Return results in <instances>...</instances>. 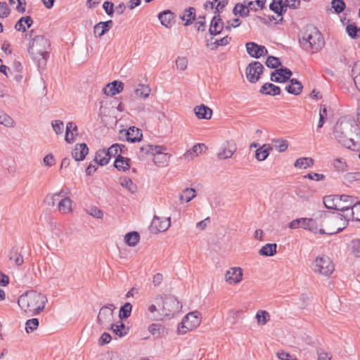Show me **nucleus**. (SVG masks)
I'll return each instance as SVG.
<instances>
[{"label": "nucleus", "mask_w": 360, "mask_h": 360, "mask_svg": "<svg viewBox=\"0 0 360 360\" xmlns=\"http://www.w3.org/2000/svg\"><path fill=\"white\" fill-rule=\"evenodd\" d=\"M154 302L155 304H162V307L158 309L155 304L150 303L148 305V311L153 319L157 321L174 316L180 311L182 307L177 298L172 295H157L154 298Z\"/></svg>", "instance_id": "1"}, {"label": "nucleus", "mask_w": 360, "mask_h": 360, "mask_svg": "<svg viewBox=\"0 0 360 360\" xmlns=\"http://www.w3.org/2000/svg\"><path fill=\"white\" fill-rule=\"evenodd\" d=\"M358 126L354 120L341 119L339 120L333 128L334 138L342 146L354 150L356 147L355 135L357 134Z\"/></svg>", "instance_id": "2"}, {"label": "nucleus", "mask_w": 360, "mask_h": 360, "mask_svg": "<svg viewBox=\"0 0 360 360\" xmlns=\"http://www.w3.org/2000/svg\"><path fill=\"white\" fill-rule=\"evenodd\" d=\"M47 302L46 295L35 290L27 291L18 300V304L21 310L30 316L40 314L44 309Z\"/></svg>", "instance_id": "3"}, {"label": "nucleus", "mask_w": 360, "mask_h": 360, "mask_svg": "<svg viewBox=\"0 0 360 360\" xmlns=\"http://www.w3.org/2000/svg\"><path fill=\"white\" fill-rule=\"evenodd\" d=\"M319 219L322 225L321 234H335L342 231L348 224L347 218L345 216L326 211L319 212Z\"/></svg>", "instance_id": "4"}, {"label": "nucleus", "mask_w": 360, "mask_h": 360, "mask_svg": "<svg viewBox=\"0 0 360 360\" xmlns=\"http://www.w3.org/2000/svg\"><path fill=\"white\" fill-rule=\"evenodd\" d=\"M299 42L304 50L312 53L320 51L325 44L321 33L313 25L307 26Z\"/></svg>", "instance_id": "5"}, {"label": "nucleus", "mask_w": 360, "mask_h": 360, "mask_svg": "<svg viewBox=\"0 0 360 360\" xmlns=\"http://www.w3.org/2000/svg\"><path fill=\"white\" fill-rule=\"evenodd\" d=\"M50 46L49 41L43 35L35 36L30 42L28 52L39 66L46 65Z\"/></svg>", "instance_id": "6"}, {"label": "nucleus", "mask_w": 360, "mask_h": 360, "mask_svg": "<svg viewBox=\"0 0 360 360\" xmlns=\"http://www.w3.org/2000/svg\"><path fill=\"white\" fill-rule=\"evenodd\" d=\"M312 270L316 274L328 276L333 272L334 265L328 257H317L313 262Z\"/></svg>", "instance_id": "7"}, {"label": "nucleus", "mask_w": 360, "mask_h": 360, "mask_svg": "<svg viewBox=\"0 0 360 360\" xmlns=\"http://www.w3.org/2000/svg\"><path fill=\"white\" fill-rule=\"evenodd\" d=\"M201 322L200 314L195 311L188 313L181 322V327L179 328L178 332L184 334L187 330H192L200 326Z\"/></svg>", "instance_id": "8"}, {"label": "nucleus", "mask_w": 360, "mask_h": 360, "mask_svg": "<svg viewBox=\"0 0 360 360\" xmlns=\"http://www.w3.org/2000/svg\"><path fill=\"white\" fill-rule=\"evenodd\" d=\"M114 309L113 304L103 306L101 308L97 316V323L102 328H108L112 323Z\"/></svg>", "instance_id": "9"}, {"label": "nucleus", "mask_w": 360, "mask_h": 360, "mask_svg": "<svg viewBox=\"0 0 360 360\" xmlns=\"http://www.w3.org/2000/svg\"><path fill=\"white\" fill-rule=\"evenodd\" d=\"M264 67L261 63L254 61L250 63L246 68V77L249 82L255 83L260 78Z\"/></svg>", "instance_id": "10"}, {"label": "nucleus", "mask_w": 360, "mask_h": 360, "mask_svg": "<svg viewBox=\"0 0 360 360\" xmlns=\"http://www.w3.org/2000/svg\"><path fill=\"white\" fill-rule=\"evenodd\" d=\"M243 269L240 267H231L225 275L224 280L229 285L239 283L243 279Z\"/></svg>", "instance_id": "11"}, {"label": "nucleus", "mask_w": 360, "mask_h": 360, "mask_svg": "<svg viewBox=\"0 0 360 360\" xmlns=\"http://www.w3.org/2000/svg\"><path fill=\"white\" fill-rule=\"evenodd\" d=\"M237 150V146L233 140H229L224 143L221 147L217 157L220 160H226L232 157Z\"/></svg>", "instance_id": "12"}, {"label": "nucleus", "mask_w": 360, "mask_h": 360, "mask_svg": "<svg viewBox=\"0 0 360 360\" xmlns=\"http://www.w3.org/2000/svg\"><path fill=\"white\" fill-rule=\"evenodd\" d=\"M339 202L338 210L345 212L351 210L353 211V208L357 202V198L354 195H339Z\"/></svg>", "instance_id": "13"}, {"label": "nucleus", "mask_w": 360, "mask_h": 360, "mask_svg": "<svg viewBox=\"0 0 360 360\" xmlns=\"http://www.w3.org/2000/svg\"><path fill=\"white\" fill-rule=\"evenodd\" d=\"M170 220V217L162 219L158 216H154L150 226L151 231L155 233L167 231L171 225Z\"/></svg>", "instance_id": "14"}, {"label": "nucleus", "mask_w": 360, "mask_h": 360, "mask_svg": "<svg viewBox=\"0 0 360 360\" xmlns=\"http://www.w3.org/2000/svg\"><path fill=\"white\" fill-rule=\"evenodd\" d=\"M245 47L248 53L255 58H259L261 56L268 54V51L264 46L259 45L255 42H247Z\"/></svg>", "instance_id": "15"}, {"label": "nucleus", "mask_w": 360, "mask_h": 360, "mask_svg": "<svg viewBox=\"0 0 360 360\" xmlns=\"http://www.w3.org/2000/svg\"><path fill=\"white\" fill-rule=\"evenodd\" d=\"M292 72L287 68H281L274 71L271 75V80L275 82H285L290 79Z\"/></svg>", "instance_id": "16"}, {"label": "nucleus", "mask_w": 360, "mask_h": 360, "mask_svg": "<svg viewBox=\"0 0 360 360\" xmlns=\"http://www.w3.org/2000/svg\"><path fill=\"white\" fill-rule=\"evenodd\" d=\"M113 22L109 20L105 22H100L94 27V34L96 37H101L104 35L112 27Z\"/></svg>", "instance_id": "17"}, {"label": "nucleus", "mask_w": 360, "mask_h": 360, "mask_svg": "<svg viewBox=\"0 0 360 360\" xmlns=\"http://www.w3.org/2000/svg\"><path fill=\"white\" fill-rule=\"evenodd\" d=\"M88 152L89 148L85 143H79L75 146L72 155L76 161H82L85 158Z\"/></svg>", "instance_id": "18"}, {"label": "nucleus", "mask_w": 360, "mask_h": 360, "mask_svg": "<svg viewBox=\"0 0 360 360\" xmlns=\"http://www.w3.org/2000/svg\"><path fill=\"white\" fill-rule=\"evenodd\" d=\"M158 19L163 26L170 28L174 23V13L169 10L164 11L159 13Z\"/></svg>", "instance_id": "19"}, {"label": "nucleus", "mask_w": 360, "mask_h": 360, "mask_svg": "<svg viewBox=\"0 0 360 360\" xmlns=\"http://www.w3.org/2000/svg\"><path fill=\"white\" fill-rule=\"evenodd\" d=\"M124 89V84L119 81H114L108 84L103 89V93L108 96H114L120 93Z\"/></svg>", "instance_id": "20"}, {"label": "nucleus", "mask_w": 360, "mask_h": 360, "mask_svg": "<svg viewBox=\"0 0 360 360\" xmlns=\"http://www.w3.org/2000/svg\"><path fill=\"white\" fill-rule=\"evenodd\" d=\"M148 330L156 338L165 337L168 333L166 328L160 323H152L149 325Z\"/></svg>", "instance_id": "21"}, {"label": "nucleus", "mask_w": 360, "mask_h": 360, "mask_svg": "<svg viewBox=\"0 0 360 360\" xmlns=\"http://www.w3.org/2000/svg\"><path fill=\"white\" fill-rule=\"evenodd\" d=\"M194 112L198 119L210 120L212 115V109L204 104L195 107Z\"/></svg>", "instance_id": "22"}, {"label": "nucleus", "mask_w": 360, "mask_h": 360, "mask_svg": "<svg viewBox=\"0 0 360 360\" xmlns=\"http://www.w3.org/2000/svg\"><path fill=\"white\" fill-rule=\"evenodd\" d=\"M223 28V22L219 15H214L212 19L209 32L212 35H217L222 31Z\"/></svg>", "instance_id": "23"}, {"label": "nucleus", "mask_w": 360, "mask_h": 360, "mask_svg": "<svg viewBox=\"0 0 360 360\" xmlns=\"http://www.w3.org/2000/svg\"><path fill=\"white\" fill-rule=\"evenodd\" d=\"M308 222V230L314 233L321 234L322 225L319 219V212L316 214L314 218H309Z\"/></svg>", "instance_id": "24"}, {"label": "nucleus", "mask_w": 360, "mask_h": 360, "mask_svg": "<svg viewBox=\"0 0 360 360\" xmlns=\"http://www.w3.org/2000/svg\"><path fill=\"white\" fill-rule=\"evenodd\" d=\"M272 150V147L269 144H263L259 146L255 151V158L257 160L261 162L265 160L270 152Z\"/></svg>", "instance_id": "25"}, {"label": "nucleus", "mask_w": 360, "mask_h": 360, "mask_svg": "<svg viewBox=\"0 0 360 360\" xmlns=\"http://www.w3.org/2000/svg\"><path fill=\"white\" fill-rule=\"evenodd\" d=\"M161 150H166V148L162 146H153L150 144H146L140 148L141 157L147 154L154 155L155 153H160Z\"/></svg>", "instance_id": "26"}, {"label": "nucleus", "mask_w": 360, "mask_h": 360, "mask_svg": "<svg viewBox=\"0 0 360 360\" xmlns=\"http://www.w3.org/2000/svg\"><path fill=\"white\" fill-rule=\"evenodd\" d=\"M142 137L141 130L135 127H130L126 132L127 140L131 143L140 141Z\"/></svg>", "instance_id": "27"}, {"label": "nucleus", "mask_w": 360, "mask_h": 360, "mask_svg": "<svg viewBox=\"0 0 360 360\" xmlns=\"http://www.w3.org/2000/svg\"><path fill=\"white\" fill-rule=\"evenodd\" d=\"M338 203H340L339 195H330L323 198V204L328 209L338 210Z\"/></svg>", "instance_id": "28"}, {"label": "nucleus", "mask_w": 360, "mask_h": 360, "mask_svg": "<svg viewBox=\"0 0 360 360\" xmlns=\"http://www.w3.org/2000/svg\"><path fill=\"white\" fill-rule=\"evenodd\" d=\"M260 92L266 95L276 96L280 94L281 89L272 83H266L262 86Z\"/></svg>", "instance_id": "29"}, {"label": "nucleus", "mask_w": 360, "mask_h": 360, "mask_svg": "<svg viewBox=\"0 0 360 360\" xmlns=\"http://www.w3.org/2000/svg\"><path fill=\"white\" fill-rule=\"evenodd\" d=\"M302 84L296 79H290V84L285 87L288 93L293 95H299L302 91Z\"/></svg>", "instance_id": "30"}, {"label": "nucleus", "mask_w": 360, "mask_h": 360, "mask_svg": "<svg viewBox=\"0 0 360 360\" xmlns=\"http://www.w3.org/2000/svg\"><path fill=\"white\" fill-rule=\"evenodd\" d=\"M120 184L126 188L131 193H135L137 191V186L132 181V180L127 177L123 176L120 178Z\"/></svg>", "instance_id": "31"}, {"label": "nucleus", "mask_w": 360, "mask_h": 360, "mask_svg": "<svg viewBox=\"0 0 360 360\" xmlns=\"http://www.w3.org/2000/svg\"><path fill=\"white\" fill-rule=\"evenodd\" d=\"M250 10L248 6L246 4V1H244L243 3L236 4L233 9V13L235 15H240L242 18L246 17L249 15Z\"/></svg>", "instance_id": "32"}, {"label": "nucleus", "mask_w": 360, "mask_h": 360, "mask_svg": "<svg viewBox=\"0 0 360 360\" xmlns=\"http://www.w3.org/2000/svg\"><path fill=\"white\" fill-rule=\"evenodd\" d=\"M129 159L122 157L121 155H118L114 162V166L120 171L128 170L130 167L129 164Z\"/></svg>", "instance_id": "33"}, {"label": "nucleus", "mask_w": 360, "mask_h": 360, "mask_svg": "<svg viewBox=\"0 0 360 360\" xmlns=\"http://www.w3.org/2000/svg\"><path fill=\"white\" fill-rule=\"evenodd\" d=\"M110 326L113 333L120 338L124 337L129 332V328H127L122 321H120L119 324L112 323Z\"/></svg>", "instance_id": "34"}, {"label": "nucleus", "mask_w": 360, "mask_h": 360, "mask_svg": "<svg viewBox=\"0 0 360 360\" xmlns=\"http://www.w3.org/2000/svg\"><path fill=\"white\" fill-rule=\"evenodd\" d=\"M153 162L158 167H164L167 165L169 155L165 153V150H161L160 153L154 154Z\"/></svg>", "instance_id": "35"}, {"label": "nucleus", "mask_w": 360, "mask_h": 360, "mask_svg": "<svg viewBox=\"0 0 360 360\" xmlns=\"http://www.w3.org/2000/svg\"><path fill=\"white\" fill-rule=\"evenodd\" d=\"M72 204L70 198H64L58 202V210L63 214L70 213L72 210Z\"/></svg>", "instance_id": "36"}, {"label": "nucleus", "mask_w": 360, "mask_h": 360, "mask_svg": "<svg viewBox=\"0 0 360 360\" xmlns=\"http://www.w3.org/2000/svg\"><path fill=\"white\" fill-rule=\"evenodd\" d=\"M277 245L276 243H268L264 245L259 251L260 255L271 257L276 253Z\"/></svg>", "instance_id": "37"}, {"label": "nucleus", "mask_w": 360, "mask_h": 360, "mask_svg": "<svg viewBox=\"0 0 360 360\" xmlns=\"http://www.w3.org/2000/svg\"><path fill=\"white\" fill-rule=\"evenodd\" d=\"M255 319L258 325L264 326L270 321L271 316L266 310H258L256 313Z\"/></svg>", "instance_id": "38"}, {"label": "nucleus", "mask_w": 360, "mask_h": 360, "mask_svg": "<svg viewBox=\"0 0 360 360\" xmlns=\"http://www.w3.org/2000/svg\"><path fill=\"white\" fill-rule=\"evenodd\" d=\"M314 160L311 158H300L296 160L294 166L296 168L307 169L314 165Z\"/></svg>", "instance_id": "39"}, {"label": "nucleus", "mask_w": 360, "mask_h": 360, "mask_svg": "<svg viewBox=\"0 0 360 360\" xmlns=\"http://www.w3.org/2000/svg\"><path fill=\"white\" fill-rule=\"evenodd\" d=\"M94 160L97 164L101 166L106 165L110 161V158L105 150H98L96 153Z\"/></svg>", "instance_id": "40"}, {"label": "nucleus", "mask_w": 360, "mask_h": 360, "mask_svg": "<svg viewBox=\"0 0 360 360\" xmlns=\"http://www.w3.org/2000/svg\"><path fill=\"white\" fill-rule=\"evenodd\" d=\"M195 17V9L193 7H190L188 9H186L184 14L180 17L182 20L185 21L184 25H189L192 20Z\"/></svg>", "instance_id": "41"}, {"label": "nucleus", "mask_w": 360, "mask_h": 360, "mask_svg": "<svg viewBox=\"0 0 360 360\" xmlns=\"http://www.w3.org/2000/svg\"><path fill=\"white\" fill-rule=\"evenodd\" d=\"M352 75L354 84L360 92V61H357L354 63L352 70Z\"/></svg>", "instance_id": "42"}, {"label": "nucleus", "mask_w": 360, "mask_h": 360, "mask_svg": "<svg viewBox=\"0 0 360 360\" xmlns=\"http://www.w3.org/2000/svg\"><path fill=\"white\" fill-rule=\"evenodd\" d=\"M140 240L139 234L136 231L129 232L124 236L125 243L131 247H134Z\"/></svg>", "instance_id": "43"}, {"label": "nucleus", "mask_w": 360, "mask_h": 360, "mask_svg": "<svg viewBox=\"0 0 360 360\" xmlns=\"http://www.w3.org/2000/svg\"><path fill=\"white\" fill-rule=\"evenodd\" d=\"M77 127L73 122H68L66 126L65 131V141L68 143H71L74 140V133L73 131H77Z\"/></svg>", "instance_id": "44"}, {"label": "nucleus", "mask_w": 360, "mask_h": 360, "mask_svg": "<svg viewBox=\"0 0 360 360\" xmlns=\"http://www.w3.org/2000/svg\"><path fill=\"white\" fill-rule=\"evenodd\" d=\"M134 92L136 96L142 98H146L150 94V89L148 85L139 84L134 89Z\"/></svg>", "instance_id": "45"}, {"label": "nucleus", "mask_w": 360, "mask_h": 360, "mask_svg": "<svg viewBox=\"0 0 360 360\" xmlns=\"http://www.w3.org/2000/svg\"><path fill=\"white\" fill-rule=\"evenodd\" d=\"M0 124L6 127H13L15 126V122L11 116L4 111L0 110Z\"/></svg>", "instance_id": "46"}, {"label": "nucleus", "mask_w": 360, "mask_h": 360, "mask_svg": "<svg viewBox=\"0 0 360 360\" xmlns=\"http://www.w3.org/2000/svg\"><path fill=\"white\" fill-rule=\"evenodd\" d=\"M345 218H347V220H354V221H360V201L356 202L355 206L353 208V211H352L349 214H347L345 216Z\"/></svg>", "instance_id": "47"}, {"label": "nucleus", "mask_w": 360, "mask_h": 360, "mask_svg": "<svg viewBox=\"0 0 360 360\" xmlns=\"http://www.w3.org/2000/svg\"><path fill=\"white\" fill-rule=\"evenodd\" d=\"M9 259L13 262L15 265L20 266L23 264L24 259L22 255L15 249H12L9 254Z\"/></svg>", "instance_id": "48"}, {"label": "nucleus", "mask_w": 360, "mask_h": 360, "mask_svg": "<svg viewBox=\"0 0 360 360\" xmlns=\"http://www.w3.org/2000/svg\"><path fill=\"white\" fill-rule=\"evenodd\" d=\"M205 148V146L203 143H197L195 146H193V148L188 150L184 156L185 158H188L189 155H191V158L195 157L198 155V154L201 153L202 150Z\"/></svg>", "instance_id": "49"}, {"label": "nucleus", "mask_w": 360, "mask_h": 360, "mask_svg": "<svg viewBox=\"0 0 360 360\" xmlns=\"http://www.w3.org/2000/svg\"><path fill=\"white\" fill-rule=\"evenodd\" d=\"M132 305L129 302L125 303L120 309L119 317L120 319H127L130 316Z\"/></svg>", "instance_id": "50"}, {"label": "nucleus", "mask_w": 360, "mask_h": 360, "mask_svg": "<svg viewBox=\"0 0 360 360\" xmlns=\"http://www.w3.org/2000/svg\"><path fill=\"white\" fill-rule=\"evenodd\" d=\"M274 147L278 152H284L288 149V142L286 140L283 139H273L272 141Z\"/></svg>", "instance_id": "51"}, {"label": "nucleus", "mask_w": 360, "mask_h": 360, "mask_svg": "<svg viewBox=\"0 0 360 360\" xmlns=\"http://www.w3.org/2000/svg\"><path fill=\"white\" fill-rule=\"evenodd\" d=\"M333 167L338 172H345L347 170V165L344 158H338L334 160Z\"/></svg>", "instance_id": "52"}, {"label": "nucleus", "mask_w": 360, "mask_h": 360, "mask_svg": "<svg viewBox=\"0 0 360 360\" xmlns=\"http://www.w3.org/2000/svg\"><path fill=\"white\" fill-rule=\"evenodd\" d=\"M39 320L37 318L28 319L25 323V330L27 333L36 330L39 326Z\"/></svg>", "instance_id": "53"}, {"label": "nucleus", "mask_w": 360, "mask_h": 360, "mask_svg": "<svg viewBox=\"0 0 360 360\" xmlns=\"http://www.w3.org/2000/svg\"><path fill=\"white\" fill-rule=\"evenodd\" d=\"M346 31L348 35L352 39L360 37V28L357 27L355 24L348 25L346 27Z\"/></svg>", "instance_id": "54"}, {"label": "nucleus", "mask_w": 360, "mask_h": 360, "mask_svg": "<svg viewBox=\"0 0 360 360\" xmlns=\"http://www.w3.org/2000/svg\"><path fill=\"white\" fill-rule=\"evenodd\" d=\"M62 191L53 194H48L44 198V202L49 206H54L60 196H63Z\"/></svg>", "instance_id": "55"}, {"label": "nucleus", "mask_w": 360, "mask_h": 360, "mask_svg": "<svg viewBox=\"0 0 360 360\" xmlns=\"http://www.w3.org/2000/svg\"><path fill=\"white\" fill-rule=\"evenodd\" d=\"M231 38L226 36L220 39H216L214 42H211L210 46L212 50L217 49L219 46H226L231 41Z\"/></svg>", "instance_id": "56"}, {"label": "nucleus", "mask_w": 360, "mask_h": 360, "mask_svg": "<svg viewBox=\"0 0 360 360\" xmlns=\"http://www.w3.org/2000/svg\"><path fill=\"white\" fill-rule=\"evenodd\" d=\"M269 8L271 11L277 13L278 15H283L282 0H273V1L269 5Z\"/></svg>", "instance_id": "57"}, {"label": "nucleus", "mask_w": 360, "mask_h": 360, "mask_svg": "<svg viewBox=\"0 0 360 360\" xmlns=\"http://www.w3.org/2000/svg\"><path fill=\"white\" fill-rule=\"evenodd\" d=\"M195 196V190L193 188H186L184 191V193L181 195L180 200L186 202L191 201Z\"/></svg>", "instance_id": "58"}, {"label": "nucleus", "mask_w": 360, "mask_h": 360, "mask_svg": "<svg viewBox=\"0 0 360 360\" xmlns=\"http://www.w3.org/2000/svg\"><path fill=\"white\" fill-rule=\"evenodd\" d=\"M332 8L336 13H340L345 8V3L343 0H333L331 2Z\"/></svg>", "instance_id": "59"}, {"label": "nucleus", "mask_w": 360, "mask_h": 360, "mask_svg": "<svg viewBox=\"0 0 360 360\" xmlns=\"http://www.w3.org/2000/svg\"><path fill=\"white\" fill-rule=\"evenodd\" d=\"M99 360H122V359L120 354L112 352L102 354Z\"/></svg>", "instance_id": "60"}, {"label": "nucleus", "mask_w": 360, "mask_h": 360, "mask_svg": "<svg viewBox=\"0 0 360 360\" xmlns=\"http://www.w3.org/2000/svg\"><path fill=\"white\" fill-rule=\"evenodd\" d=\"M265 63L268 68L272 69L278 68L281 64L279 58L274 56H269Z\"/></svg>", "instance_id": "61"}, {"label": "nucleus", "mask_w": 360, "mask_h": 360, "mask_svg": "<svg viewBox=\"0 0 360 360\" xmlns=\"http://www.w3.org/2000/svg\"><path fill=\"white\" fill-rule=\"evenodd\" d=\"M176 68L181 71H184L188 66V60L186 57L179 56L176 59Z\"/></svg>", "instance_id": "62"}, {"label": "nucleus", "mask_w": 360, "mask_h": 360, "mask_svg": "<svg viewBox=\"0 0 360 360\" xmlns=\"http://www.w3.org/2000/svg\"><path fill=\"white\" fill-rule=\"evenodd\" d=\"M51 126L53 131L56 134H61L64 130V124L61 120H53L51 122Z\"/></svg>", "instance_id": "63"}, {"label": "nucleus", "mask_w": 360, "mask_h": 360, "mask_svg": "<svg viewBox=\"0 0 360 360\" xmlns=\"http://www.w3.org/2000/svg\"><path fill=\"white\" fill-rule=\"evenodd\" d=\"M352 252L356 257H360V240L354 239L351 243Z\"/></svg>", "instance_id": "64"}]
</instances>
